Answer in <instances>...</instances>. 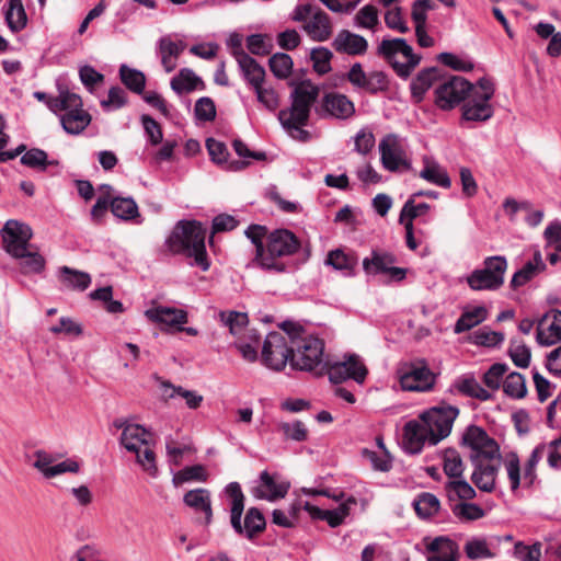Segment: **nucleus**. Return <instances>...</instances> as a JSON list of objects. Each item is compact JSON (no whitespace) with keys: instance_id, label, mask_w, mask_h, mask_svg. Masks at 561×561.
I'll list each match as a JSON object with an SVG mask.
<instances>
[{"instance_id":"obj_44","label":"nucleus","mask_w":561,"mask_h":561,"mask_svg":"<svg viewBox=\"0 0 561 561\" xmlns=\"http://www.w3.org/2000/svg\"><path fill=\"white\" fill-rule=\"evenodd\" d=\"M443 469L445 474L455 480L463 477L465 462L460 454L454 448H447L443 454Z\"/></svg>"},{"instance_id":"obj_41","label":"nucleus","mask_w":561,"mask_h":561,"mask_svg":"<svg viewBox=\"0 0 561 561\" xmlns=\"http://www.w3.org/2000/svg\"><path fill=\"white\" fill-rule=\"evenodd\" d=\"M463 552L471 561L491 559L494 557L486 538L478 536L471 537L466 541Z\"/></svg>"},{"instance_id":"obj_51","label":"nucleus","mask_w":561,"mask_h":561,"mask_svg":"<svg viewBox=\"0 0 561 561\" xmlns=\"http://www.w3.org/2000/svg\"><path fill=\"white\" fill-rule=\"evenodd\" d=\"M119 78L124 85L131 92L137 94L144 93L146 77L141 71L122 65L119 68Z\"/></svg>"},{"instance_id":"obj_1","label":"nucleus","mask_w":561,"mask_h":561,"mask_svg":"<svg viewBox=\"0 0 561 561\" xmlns=\"http://www.w3.org/2000/svg\"><path fill=\"white\" fill-rule=\"evenodd\" d=\"M300 249V241L288 229H276L266 236L265 248H259L251 265L266 272L283 273L286 271L285 259L296 254Z\"/></svg>"},{"instance_id":"obj_12","label":"nucleus","mask_w":561,"mask_h":561,"mask_svg":"<svg viewBox=\"0 0 561 561\" xmlns=\"http://www.w3.org/2000/svg\"><path fill=\"white\" fill-rule=\"evenodd\" d=\"M397 375L404 391L427 392L436 382V375L423 359L404 364L398 369Z\"/></svg>"},{"instance_id":"obj_59","label":"nucleus","mask_w":561,"mask_h":561,"mask_svg":"<svg viewBox=\"0 0 561 561\" xmlns=\"http://www.w3.org/2000/svg\"><path fill=\"white\" fill-rule=\"evenodd\" d=\"M101 195L96 198L95 204L91 208V218L94 222H101L102 218L106 214L108 207H111L112 199V186L103 184L100 186Z\"/></svg>"},{"instance_id":"obj_56","label":"nucleus","mask_w":561,"mask_h":561,"mask_svg":"<svg viewBox=\"0 0 561 561\" xmlns=\"http://www.w3.org/2000/svg\"><path fill=\"white\" fill-rule=\"evenodd\" d=\"M268 65L273 75L278 79H286L293 71V59L288 54L276 53L270 60Z\"/></svg>"},{"instance_id":"obj_43","label":"nucleus","mask_w":561,"mask_h":561,"mask_svg":"<svg viewBox=\"0 0 561 561\" xmlns=\"http://www.w3.org/2000/svg\"><path fill=\"white\" fill-rule=\"evenodd\" d=\"M265 517L262 512L256 507H251L245 514L244 524H241V530L237 533L251 539L262 533L265 529Z\"/></svg>"},{"instance_id":"obj_50","label":"nucleus","mask_w":561,"mask_h":561,"mask_svg":"<svg viewBox=\"0 0 561 561\" xmlns=\"http://www.w3.org/2000/svg\"><path fill=\"white\" fill-rule=\"evenodd\" d=\"M546 454H547V445L546 444H539L533 449L531 454L529 455V457L523 468V479H524V484L526 486H529L535 482V480L537 478V473H536L537 465L540 462V460L543 458V456Z\"/></svg>"},{"instance_id":"obj_57","label":"nucleus","mask_w":561,"mask_h":561,"mask_svg":"<svg viewBox=\"0 0 561 561\" xmlns=\"http://www.w3.org/2000/svg\"><path fill=\"white\" fill-rule=\"evenodd\" d=\"M204 89L203 80L191 69L184 68L178 73V93L203 91Z\"/></svg>"},{"instance_id":"obj_13","label":"nucleus","mask_w":561,"mask_h":561,"mask_svg":"<svg viewBox=\"0 0 561 561\" xmlns=\"http://www.w3.org/2000/svg\"><path fill=\"white\" fill-rule=\"evenodd\" d=\"M461 444L470 449V460H483L502 457L496 440L481 427L470 425L461 437Z\"/></svg>"},{"instance_id":"obj_62","label":"nucleus","mask_w":561,"mask_h":561,"mask_svg":"<svg viewBox=\"0 0 561 561\" xmlns=\"http://www.w3.org/2000/svg\"><path fill=\"white\" fill-rule=\"evenodd\" d=\"M20 259L22 260L20 267L24 274H38L45 268L46 261L37 252H30L27 249L25 250V254Z\"/></svg>"},{"instance_id":"obj_19","label":"nucleus","mask_w":561,"mask_h":561,"mask_svg":"<svg viewBox=\"0 0 561 561\" xmlns=\"http://www.w3.org/2000/svg\"><path fill=\"white\" fill-rule=\"evenodd\" d=\"M347 80L355 89L370 94L387 91L390 83L383 71H365L359 62L352 65L347 72Z\"/></svg>"},{"instance_id":"obj_5","label":"nucleus","mask_w":561,"mask_h":561,"mask_svg":"<svg viewBox=\"0 0 561 561\" xmlns=\"http://www.w3.org/2000/svg\"><path fill=\"white\" fill-rule=\"evenodd\" d=\"M114 426L122 430L121 444L124 448L136 455V461L145 472L154 477L158 468L156 454L151 448L152 433L139 424L124 420H115Z\"/></svg>"},{"instance_id":"obj_61","label":"nucleus","mask_w":561,"mask_h":561,"mask_svg":"<svg viewBox=\"0 0 561 561\" xmlns=\"http://www.w3.org/2000/svg\"><path fill=\"white\" fill-rule=\"evenodd\" d=\"M437 60L440 64H443L456 71L468 72L474 68V64L470 58H468L466 56H459V55H456L453 53H440L437 56Z\"/></svg>"},{"instance_id":"obj_48","label":"nucleus","mask_w":561,"mask_h":561,"mask_svg":"<svg viewBox=\"0 0 561 561\" xmlns=\"http://www.w3.org/2000/svg\"><path fill=\"white\" fill-rule=\"evenodd\" d=\"M60 279L65 286L85 290L91 284V277L88 273L62 266L59 268Z\"/></svg>"},{"instance_id":"obj_39","label":"nucleus","mask_w":561,"mask_h":561,"mask_svg":"<svg viewBox=\"0 0 561 561\" xmlns=\"http://www.w3.org/2000/svg\"><path fill=\"white\" fill-rule=\"evenodd\" d=\"M502 462L508 478L510 489L515 492L520 485H525L518 455L515 451H510L504 455Z\"/></svg>"},{"instance_id":"obj_15","label":"nucleus","mask_w":561,"mask_h":561,"mask_svg":"<svg viewBox=\"0 0 561 561\" xmlns=\"http://www.w3.org/2000/svg\"><path fill=\"white\" fill-rule=\"evenodd\" d=\"M471 83L460 76H451L435 88V104L443 111L455 108L463 103Z\"/></svg>"},{"instance_id":"obj_49","label":"nucleus","mask_w":561,"mask_h":561,"mask_svg":"<svg viewBox=\"0 0 561 561\" xmlns=\"http://www.w3.org/2000/svg\"><path fill=\"white\" fill-rule=\"evenodd\" d=\"M151 321L158 323L160 329L169 333L175 332V308H153L146 311Z\"/></svg>"},{"instance_id":"obj_37","label":"nucleus","mask_w":561,"mask_h":561,"mask_svg":"<svg viewBox=\"0 0 561 561\" xmlns=\"http://www.w3.org/2000/svg\"><path fill=\"white\" fill-rule=\"evenodd\" d=\"M378 450H363V457L368 460L375 470L387 472L392 467V459L385 447L382 437H377Z\"/></svg>"},{"instance_id":"obj_23","label":"nucleus","mask_w":561,"mask_h":561,"mask_svg":"<svg viewBox=\"0 0 561 561\" xmlns=\"http://www.w3.org/2000/svg\"><path fill=\"white\" fill-rule=\"evenodd\" d=\"M425 556L427 561H458L459 546L447 536L424 539Z\"/></svg>"},{"instance_id":"obj_40","label":"nucleus","mask_w":561,"mask_h":561,"mask_svg":"<svg viewBox=\"0 0 561 561\" xmlns=\"http://www.w3.org/2000/svg\"><path fill=\"white\" fill-rule=\"evenodd\" d=\"M4 18L12 32L16 33L23 30L26 26L27 16L22 0H9Z\"/></svg>"},{"instance_id":"obj_46","label":"nucleus","mask_w":561,"mask_h":561,"mask_svg":"<svg viewBox=\"0 0 561 561\" xmlns=\"http://www.w3.org/2000/svg\"><path fill=\"white\" fill-rule=\"evenodd\" d=\"M454 516L461 523L476 522L485 516V511L472 502H459L453 505Z\"/></svg>"},{"instance_id":"obj_8","label":"nucleus","mask_w":561,"mask_h":561,"mask_svg":"<svg viewBox=\"0 0 561 561\" xmlns=\"http://www.w3.org/2000/svg\"><path fill=\"white\" fill-rule=\"evenodd\" d=\"M283 332H271L266 335L262 347L263 364L274 370L285 368L293 356V323L284 322Z\"/></svg>"},{"instance_id":"obj_22","label":"nucleus","mask_w":561,"mask_h":561,"mask_svg":"<svg viewBox=\"0 0 561 561\" xmlns=\"http://www.w3.org/2000/svg\"><path fill=\"white\" fill-rule=\"evenodd\" d=\"M501 460L502 457L494 458L493 460H471L473 466L471 480L480 491L488 493L494 491Z\"/></svg>"},{"instance_id":"obj_28","label":"nucleus","mask_w":561,"mask_h":561,"mask_svg":"<svg viewBox=\"0 0 561 561\" xmlns=\"http://www.w3.org/2000/svg\"><path fill=\"white\" fill-rule=\"evenodd\" d=\"M236 61L250 89L265 80V69L247 53H237Z\"/></svg>"},{"instance_id":"obj_58","label":"nucleus","mask_w":561,"mask_h":561,"mask_svg":"<svg viewBox=\"0 0 561 561\" xmlns=\"http://www.w3.org/2000/svg\"><path fill=\"white\" fill-rule=\"evenodd\" d=\"M430 209L427 203L416 204L415 197L410 196L400 211L399 222H413L415 218L426 215Z\"/></svg>"},{"instance_id":"obj_45","label":"nucleus","mask_w":561,"mask_h":561,"mask_svg":"<svg viewBox=\"0 0 561 561\" xmlns=\"http://www.w3.org/2000/svg\"><path fill=\"white\" fill-rule=\"evenodd\" d=\"M112 214L123 220H131L139 217L136 202L131 197H112Z\"/></svg>"},{"instance_id":"obj_34","label":"nucleus","mask_w":561,"mask_h":561,"mask_svg":"<svg viewBox=\"0 0 561 561\" xmlns=\"http://www.w3.org/2000/svg\"><path fill=\"white\" fill-rule=\"evenodd\" d=\"M257 101V103L268 112H275L280 104V96L278 91L266 80L250 89Z\"/></svg>"},{"instance_id":"obj_53","label":"nucleus","mask_w":561,"mask_h":561,"mask_svg":"<svg viewBox=\"0 0 561 561\" xmlns=\"http://www.w3.org/2000/svg\"><path fill=\"white\" fill-rule=\"evenodd\" d=\"M503 391L514 399L524 398L527 393L524 376L516 371L508 374L503 381Z\"/></svg>"},{"instance_id":"obj_21","label":"nucleus","mask_w":561,"mask_h":561,"mask_svg":"<svg viewBox=\"0 0 561 561\" xmlns=\"http://www.w3.org/2000/svg\"><path fill=\"white\" fill-rule=\"evenodd\" d=\"M421 414L416 420H411L403 427V446L410 454H419L426 444L431 446L437 445Z\"/></svg>"},{"instance_id":"obj_26","label":"nucleus","mask_w":561,"mask_h":561,"mask_svg":"<svg viewBox=\"0 0 561 561\" xmlns=\"http://www.w3.org/2000/svg\"><path fill=\"white\" fill-rule=\"evenodd\" d=\"M323 111L335 118L346 119L355 113L354 103L344 94L328 93L322 101Z\"/></svg>"},{"instance_id":"obj_14","label":"nucleus","mask_w":561,"mask_h":561,"mask_svg":"<svg viewBox=\"0 0 561 561\" xmlns=\"http://www.w3.org/2000/svg\"><path fill=\"white\" fill-rule=\"evenodd\" d=\"M458 415L457 407L445 403L432 407L421 413L422 420L431 430L432 437L435 438L434 443L437 444L450 435Z\"/></svg>"},{"instance_id":"obj_38","label":"nucleus","mask_w":561,"mask_h":561,"mask_svg":"<svg viewBox=\"0 0 561 561\" xmlns=\"http://www.w3.org/2000/svg\"><path fill=\"white\" fill-rule=\"evenodd\" d=\"M488 317V310L483 306H476L466 309L455 324V333L469 331L482 323Z\"/></svg>"},{"instance_id":"obj_42","label":"nucleus","mask_w":561,"mask_h":561,"mask_svg":"<svg viewBox=\"0 0 561 561\" xmlns=\"http://www.w3.org/2000/svg\"><path fill=\"white\" fill-rule=\"evenodd\" d=\"M260 344V336L253 331H248L247 334L240 335L234 341L236 348L240 352L241 356L247 362H255L257 358V348Z\"/></svg>"},{"instance_id":"obj_47","label":"nucleus","mask_w":561,"mask_h":561,"mask_svg":"<svg viewBox=\"0 0 561 561\" xmlns=\"http://www.w3.org/2000/svg\"><path fill=\"white\" fill-rule=\"evenodd\" d=\"M416 514L424 519L435 516L439 508L440 502L436 495L432 493H421L413 502Z\"/></svg>"},{"instance_id":"obj_18","label":"nucleus","mask_w":561,"mask_h":561,"mask_svg":"<svg viewBox=\"0 0 561 561\" xmlns=\"http://www.w3.org/2000/svg\"><path fill=\"white\" fill-rule=\"evenodd\" d=\"M1 238L3 249L13 257H21L28 249L33 232L28 225L10 219L2 227Z\"/></svg>"},{"instance_id":"obj_64","label":"nucleus","mask_w":561,"mask_h":561,"mask_svg":"<svg viewBox=\"0 0 561 561\" xmlns=\"http://www.w3.org/2000/svg\"><path fill=\"white\" fill-rule=\"evenodd\" d=\"M472 342L479 346L496 347L504 342V334L483 328L473 333Z\"/></svg>"},{"instance_id":"obj_33","label":"nucleus","mask_w":561,"mask_h":561,"mask_svg":"<svg viewBox=\"0 0 561 561\" xmlns=\"http://www.w3.org/2000/svg\"><path fill=\"white\" fill-rule=\"evenodd\" d=\"M206 147L210 159L217 164L225 165L229 171H240L249 164L245 161H228L229 153L226 145L214 138L207 139Z\"/></svg>"},{"instance_id":"obj_60","label":"nucleus","mask_w":561,"mask_h":561,"mask_svg":"<svg viewBox=\"0 0 561 561\" xmlns=\"http://www.w3.org/2000/svg\"><path fill=\"white\" fill-rule=\"evenodd\" d=\"M541 542L537 541L533 545H526L517 541L514 546L513 557L518 561H541Z\"/></svg>"},{"instance_id":"obj_4","label":"nucleus","mask_w":561,"mask_h":561,"mask_svg":"<svg viewBox=\"0 0 561 561\" xmlns=\"http://www.w3.org/2000/svg\"><path fill=\"white\" fill-rule=\"evenodd\" d=\"M178 253H181L187 265L207 272L211 261L207 253L205 239L206 228L196 220L178 221Z\"/></svg>"},{"instance_id":"obj_11","label":"nucleus","mask_w":561,"mask_h":561,"mask_svg":"<svg viewBox=\"0 0 561 561\" xmlns=\"http://www.w3.org/2000/svg\"><path fill=\"white\" fill-rule=\"evenodd\" d=\"M398 259L394 253L382 249H373L363 259V271L367 277L383 276L386 283H401L408 275V268L396 266Z\"/></svg>"},{"instance_id":"obj_32","label":"nucleus","mask_w":561,"mask_h":561,"mask_svg":"<svg viewBox=\"0 0 561 561\" xmlns=\"http://www.w3.org/2000/svg\"><path fill=\"white\" fill-rule=\"evenodd\" d=\"M184 504L196 513L205 515L206 523H210L213 511L210 493L206 489H194L186 492L183 496Z\"/></svg>"},{"instance_id":"obj_3","label":"nucleus","mask_w":561,"mask_h":561,"mask_svg":"<svg viewBox=\"0 0 561 561\" xmlns=\"http://www.w3.org/2000/svg\"><path fill=\"white\" fill-rule=\"evenodd\" d=\"M293 356L290 365L295 369L305 371H324V342L318 335L307 332L293 323Z\"/></svg>"},{"instance_id":"obj_10","label":"nucleus","mask_w":561,"mask_h":561,"mask_svg":"<svg viewBox=\"0 0 561 561\" xmlns=\"http://www.w3.org/2000/svg\"><path fill=\"white\" fill-rule=\"evenodd\" d=\"M507 266L505 256H488L483 261V267L476 268L467 276V284L474 291L497 290L504 284Z\"/></svg>"},{"instance_id":"obj_17","label":"nucleus","mask_w":561,"mask_h":561,"mask_svg":"<svg viewBox=\"0 0 561 561\" xmlns=\"http://www.w3.org/2000/svg\"><path fill=\"white\" fill-rule=\"evenodd\" d=\"M324 371L333 383H341L347 379H353L357 383H363L368 370L362 358L356 354L345 355L342 360L334 363L327 362Z\"/></svg>"},{"instance_id":"obj_63","label":"nucleus","mask_w":561,"mask_h":561,"mask_svg":"<svg viewBox=\"0 0 561 561\" xmlns=\"http://www.w3.org/2000/svg\"><path fill=\"white\" fill-rule=\"evenodd\" d=\"M508 354L516 366L520 368L528 367L531 355L529 347L524 342L518 340L511 341Z\"/></svg>"},{"instance_id":"obj_31","label":"nucleus","mask_w":561,"mask_h":561,"mask_svg":"<svg viewBox=\"0 0 561 561\" xmlns=\"http://www.w3.org/2000/svg\"><path fill=\"white\" fill-rule=\"evenodd\" d=\"M333 46L340 53L363 55L367 50L368 43L358 34H354L348 31H341L335 37Z\"/></svg>"},{"instance_id":"obj_55","label":"nucleus","mask_w":561,"mask_h":561,"mask_svg":"<svg viewBox=\"0 0 561 561\" xmlns=\"http://www.w3.org/2000/svg\"><path fill=\"white\" fill-rule=\"evenodd\" d=\"M21 163L32 169L45 171L50 164L57 165L58 161H48L46 151L38 148H32L21 157Z\"/></svg>"},{"instance_id":"obj_35","label":"nucleus","mask_w":561,"mask_h":561,"mask_svg":"<svg viewBox=\"0 0 561 561\" xmlns=\"http://www.w3.org/2000/svg\"><path fill=\"white\" fill-rule=\"evenodd\" d=\"M220 322L229 329V332L237 337L244 335L253 329L248 328V314L245 312L227 310L219 312Z\"/></svg>"},{"instance_id":"obj_29","label":"nucleus","mask_w":561,"mask_h":561,"mask_svg":"<svg viewBox=\"0 0 561 561\" xmlns=\"http://www.w3.org/2000/svg\"><path fill=\"white\" fill-rule=\"evenodd\" d=\"M305 32L312 41L325 42L332 35V25L329 15L318 9L314 14L304 24Z\"/></svg>"},{"instance_id":"obj_2","label":"nucleus","mask_w":561,"mask_h":561,"mask_svg":"<svg viewBox=\"0 0 561 561\" xmlns=\"http://www.w3.org/2000/svg\"><path fill=\"white\" fill-rule=\"evenodd\" d=\"M319 89L310 82H301L291 93V106L278 113L282 126L294 139L306 141L309 133L302 127L308 123L311 105L317 100Z\"/></svg>"},{"instance_id":"obj_24","label":"nucleus","mask_w":561,"mask_h":561,"mask_svg":"<svg viewBox=\"0 0 561 561\" xmlns=\"http://www.w3.org/2000/svg\"><path fill=\"white\" fill-rule=\"evenodd\" d=\"M536 340L543 346L561 342V310L551 309L538 320Z\"/></svg>"},{"instance_id":"obj_36","label":"nucleus","mask_w":561,"mask_h":561,"mask_svg":"<svg viewBox=\"0 0 561 561\" xmlns=\"http://www.w3.org/2000/svg\"><path fill=\"white\" fill-rule=\"evenodd\" d=\"M451 390L468 397L480 399L482 401L489 400L491 398V393L484 389L476 378L471 376H462L457 378L451 386Z\"/></svg>"},{"instance_id":"obj_54","label":"nucleus","mask_w":561,"mask_h":561,"mask_svg":"<svg viewBox=\"0 0 561 561\" xmlns=\"http://www.w3.org/2000/svg\"><path fill=\"white\" fill-rule=\"evenodd\" d=\"M208 471L204 465H193L178 470V484L203 483L208 479Z\"/></svg>"},{"instance_id":"obj_9","label":"nucleus","mask_w":561,"mask_h":561,"mask_svg":"<svg viewBox=\"0 0 561 561\" xmlns=\"http://www.w3.org/2000/svg\"><path fill=\"white\" fill-rule=\"evenodd\" d=\"M378 54L403 79L410 77L421 61V56L414 54L412 47L403 38L382 39L378 47Z\"/></svg>"},{"instance_id":"obj_25","label":"nucleus","mask_w":561,"mask_h":561,"mask_svg":"<svg viewBox=\"0 0 561 561\" xmlns=\"http://www.w3.org/2000/svg\"><path fill=\"white\" fill-rule=\"evenodd\" d=\"M546 270V263L543 261L542 254L538 248H534L531 251V256L523 264V266L516 271L511 279V286L513 288H518L538 275L543 273Z\"/></svg>"},{"instance_id":"obj_20","label":"nucleus","mask_w":561,"mask_h":561,"mask_svg":"<svg viewBox=\"0 0 561 561\" xmlns=\"http://www.w3.org/2000/svg\"><path fill=\"white\" fill-rule=\"evenodd\" d=\"M289 488L288 481L280 479L277 473L271 474L265 470L261 472L251 493L255 499L274 502L285 497Z\"/></svg>"},{"instance_id":"obj_7","label":"nucleus","mask_w":561,"mask_h":561,"mask_svg":"<svg viewBox=\"0 0 561 561\" xmlns=\"http://www.w3.org/2000/svg\"><path fill=\"white\" fill-rule=\"evenodd\" d=\"M495 93L494 83L486 78L471 84L462 106V118L470 122H486L494 114L492 99Z\"/></svg>"},{"instance_id":"obj_30","label":"nucleus","mask_w":561,"mask_h":561,"mask_svg":"<svg viewBox=\"0 0 561 561\" xmlns=\"http://www.w3.org/2000/svg\"><path fill=\"white\" fill-rule=\"evenodd\" d=\"M423 168L419 176L428 183L437 186L449 188L451 186L450 178L444 167H442L434 158L424 156L422 158Z\"/></svg>"},{"instance_id":"obj_16","label":"nucleus","mask_w":561,"mask_h":561,"mask_svg":"<svg viewBox=\"0 0 561 561\" xmlns=\"http://www.w3.org/2000/svg\"><path fill=\"white\" fill-rule=\"evenodd\" d=\"M382 167L396 172L401 169H409L410 161L407 153V142L396 134L386 135L378 146Z\"/></svg>"},{"instance_id":"obj_6","label":"nucleus","mask_w":561,"mask_h":561,"mask_svg":"<svg viewBox=\"0 0 561 561\" xmlns=\"http://www.w3.org/2000/svg\"><path fill=\"white\" fill-rule=\"evenodd\" d=\"M49 110L54 113L64 112L60 123L70 135L81 134L91 123V115L83 110L80 95L69 91H60L57 99L51 100Z\"/></svg>"},{"instance_id":"obj_27","label":"nucleus","mask_w":561,"mask_h":561,"mask_svg":"<svg viewBox=\"0 0 561 561\" xmlns=\"http://www.w3.org/2000/svg\"><path fill=\"white\" fill-rule=\"evenodd\" d=\"M324 263L340 272L343 276L352 277L355 275L358 257L354 252L335 249L328 253Z\"/></svg>"},{"instance_id":"obj_52","label":"nucleus","mask_w":561,"mask_h":561,"mask_svg":"<svg viewBox=\"0 0 561 561\" xmlns=\"http://www.w3.org/2000/svg\"><path fill=\"white\" fill-rule=\"evenodd\" d=\"M437 72L434 68L422 70L411 82L413 98L420 102L425 92L433 85Z\"/></svg>"}]
</instances>
